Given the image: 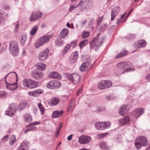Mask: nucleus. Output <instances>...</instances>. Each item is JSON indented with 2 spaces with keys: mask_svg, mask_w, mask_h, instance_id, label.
Here are the masks:
<instances>
[{
  "mask_svg": "<svg viewBox=\"0 0 150 150\" xmlns=\"http://www.w3.org/2000/svg\"><path fill=\"white\" fill-rule=\"evenodd\" d=\"M128 111L127 109V106L126 105H123L119 111V114L121 115H124Z\"/></svg>",
  "mask_w": 150,
  "mask_h": 150,
  "instance_id": "b1692460",
  "label": "nucleus"
},
{
  "mask_svg": "<svg viewBox=\"0 0 150 150\" xmlns=\"http://www.w3.org/2000/svg\"><path fill=\"white\" fill-rule=\"evenodd\" d=\"M130 121L129 117L128 116H126L119 120V124L121 126H123L127 124Z\"/></svg>",
  "mask_w": 150,
  "mask_h": 150,
  "instance_id": "f3484780",
  "label": "nucleus"
},
{
  "mask_svg": "<svg viewBox=\"0 0 150 150\" xmlns=\"http://www.w3.org/2000/svg\"><path fill=\"white\" fill-rule=\"evenodd\" d=\"M117 67L119 70H125L124 71L122 72L123 73L135 70V69L134 68H128L129 67L128 64V63L126 62H120L117 64Z\"/></svg>",
  "mask_w": 150,
  "mask_h": 150,
  "instance_id": "423d86ee",
  "label": "nucleus"
},
{
  "mask_svg": "<svg viewBox=\"0 0 150 150\" xmlns=\"http://www.w3.org/2000/svg\"><path fill=\"white\" fill-rule=\"evenodd\" d=\"M71 47V44H68L66 45L62 50V54H65L69 50L70 48Z\"/></svg>",
  "mask_w": 150,
  "mask_h": 150,
  "instance_id": "72a5a7b5",
  "label": "nucleus"
},
{
  "mask_svg": "<svg viewBox=\"0 0 150 150\" xmlns=\"http://www.w3.org/2000/svg\"><path fill=\"white\" fill-rule=\"evenodd\" d=\"M108 133H106L104 134H102L97 135V137L98 138H103L106 136V134H108Z\"/></svg>",
  "mask_w": 150,
  "mask_h": 150,
  "instance_id": "de8ad7c7",
  "label": "nucleus"
},
{
  "mask_svg": "<svg viewBox=\"0 0 150 150\" xmlns=\"http://www.w3.org/2000/svg\"><path fill=\"white\" fill-rule=\"evenodd\" d=\"M111 124L110 122L108 121L99 122L95 124V126L97 130H104L109 128Z\"/></svg>",
  "mask_w": 150,
  "mask_h": 150,
  "instance_id": "20e7f679",
  "label": "nucleus"
},
{
  "mask_svg": "<svg viewBox=\"0 0 150 150\" xmlns=\"http://www.w3.org/2000/svg\"><path fill=\"white\" fill-rule=\"evenodd\" d=\"M78 57V52L75 51L73 52L70 55L69 58V61L71 64H73L77 61Z\"/></svg>",
  "mask_w": 150,
  "mask_h": 150,
  "instance_id": "4468645a",
  "label": "nucleus"
},
{
  "mask_svg": "<svg viewBox=\"0 0 150 150\" xmlns=\"http://www.w3.org/2000/svg\"><path fill=\"white\" fill-rule=\"evenodd\" d=\"M85 3V8L87 9L90 8L93 6V2L91 0H86Z\"/></svg>",
  "mask_w": 150,
  "mask_h": 150,
  "instance_id": "cd10ccee",
  "label": "nucleus"
},
{
  "mask_svg": "<svg viewBox=\"0 0 150 150\" xmlns=\"http://www.w3.org/2000/svg\"><path fill=\"white\" fill-rule=\"evenodd\" d=\"M128 53V52L127 51H124L123 52L120 53L116 55L115 58L116 59H117L127 55Z\"/></svg>",
  "mask_w": 150,
  "mask_h": 150,
  "instance_id": "2f4dec72",
  "label": "nucleus"
},
{
  "mask_svg": "<svg viewBox=\"0 0 150 150\" xmlns=\"http://www.w3.org/2000/svg\"><path fill=\"white\" fill-rule=\"evenodd\" d=\"M104 81H100L98 85V88L100 89L103 90L105 89L104 86Z\"/></svg>",
  "mask_w": 150,
  "mask_h": 150,
  "instance_id": "ea45409f",
  "label": "nucleus"
},
{
  "mask_svg": "<svg viewBox=\"0 0 150 150\" xmlns=\"http://www.w3.org/2000/svg\"><path fill=\"white\" fill-rule=\"evenodd\" d=\"M79 45L80 49L83 48V47L84 46V40L81 42L79 44Z\"/></svg>",
  "mask_w": 150,
  "mask_h": 150,
  "instance_id": "6e6d98bb",
  "label": "nucleus"
},
{
  "mask_svg": "<svg viewBox=\"0 0 150 150\" xmlns=\"http://www.w3.org/2000/svg\"><path fill=\"white\" fill-rule=\"evenodd\" d=\"M16 141V138L15 135H12L11 136L9 140V144L12 145Z\"/></svg>",
  "mask_w": 150,
  "mask_h": 150,
  "instance_id": "473e14b6",
  "label": "nucleus"
},
{
  "mask_svg": "<svg viewBox=\"0 0 150 150\" xmlns=\"http://www.w3.org/2000/svg\"><path fill=\"white\" fill-rule=\"evenodd\" d=\"M91 137L87 136H85V144L89 142L91 140Z\"/></svg>",
  "mask_w": 150,
  "mask_h": 150,
  "instance_id": "49530a36",
  "label": "nucleus"
},
{
  "mask_svg": "<svg viewBox=\"0 0 150 150\" xmlns=\"http://www.w3.org/2000/svg\"><path fill=\"white\" fill-rule=\"evenodd\" d=\"M82 91V89L81 88L79 89L76 92V95L77 96H78L79 94L81 93Z\"/></svg>",
  "mask_w": 150,
  "mask_h": 150,
  "instance_id": "13d9d810",
  "label": "nucleus"
},
{
  "mask_svg": "<svg viewBox=\"0 0 150 150\" xmlns=\"http://www.w3.org/2000/svg\"><path fill=\"white\" fill-rule=\"evenodd\" d=\"M27 40V36L25 34L22 35V39L20 41L21 44L23 45H24Z\"/></svg>",
  "mask_w": 150,
  "mask_h": 150,
  "instance_id": "f704fd0d",
  "label": "nucleus"
},
{
  "mask_svg": "<svg viewBox=\"0 0 150 150\" xmlns=\"http://www.w3.org/2000/svg\"><path fill=\"white\" fill-rule=\"evenodd\" d=\"M38 29V27L37 26H35L33 27L30 32V34L31 35H35Z\"/></svg>",
  "mask_w": 150,
  "mask_h": 150,
  "instance_id": "58836bf2",
  "label": "nucleus"
},
{
  "mask_svg": "<svg viewBox=\"0 0 150 150\" xmlns=\"http://www.w3.org/2000/svg\"><path fill=\"white\" fill-rule=\"evenodd\" d=\"M148 143V141L144 137H138L135 142V145L137 149H139L142 146H145Z\"/></svg>",
  "mask_w": 150,
  "mask_h": 150,
  "instance_id": "7ed1b4c3",
  "label": "nucleus"
},
{
  "mask_svg": "<svg viewBox=\"0 0 150 150\" xmlns=\"http://www.w3.org/2000/svg\"><path fill=\"white\" fill-rule=\"evenodd\" d=\"M62 123H61V122L60 123L59 125V126H58V129L60 130L62 127Z\"/></svg>",
  "mask_w": 150,
  "mask_h": 150,
  "instance_id": "0e129e2a",
  "label": "nucleus"
},
{
  "mask_svg": "<svg viewBox=\"0 0 150 150\" xmlns=\"http://www.w3.org/2000/svg\"><path fill=\"white\" fill-rule=\"evenodd\" d=\"M145 78L147 80H150V74H147L145 77Z\"/></svg>",
  "mask_w": 150,
  "mask_h": 150,
  "instance_id": "e2e57ef3",
  "label": "nucleus"
},
{
  "mask_svg": "<svg viewBox=\"0 0 150 150\" xmlns=\"http://www.w3.org/2000/svg\"><path fill=\"white\" fill-rule=\"evenodd\" d=\"M9 50L13 56H17L19 51L18 46L17 43L13 41L10 42L9 45Z\"/></svg>",
  "mask_w": 150,
  "mask_h": 150,
  "instance_id": "f257e3e1",
  "label": "nucleus"
},
{
  "mask_svg": "<svg viewBox=\"0 0 150 150\" xmlns=\"http://www.w3.org/2000/svg\"><path fill=\"white\" fill-rule=\"evenodd\" d=\"M43 92V90L40 89H39L32 92H29L28 94L30 96L36 97L38 96Z\"/></svg>",
  "mask_w": 150,
  "mask_h": 150,
  "instance_id": "dca6fc26",
  "label": "nucleus"
},
{
  "mask_svg": "<svg viewBox=\"0 0 150 150\" xmlns=\"http://www.w3.org/2000/svg\"><path fill=\"white\" fill-rule=\"evenodd\" d=\"M60 101V99L57 97L53 98L51 100V103L52 105H55L58 104Z\"/></svg>",
  "mask_w": 150,
  "mask_h": 150,
  "instance_id": "bb28decb",
  "label": "nucleus"
},
{
  "mask_svg": "<svg viewBox=\"0 0 150 150\" xmlns=\"http://www.w3.org/2000/svg\"><path fill=\"white\" fill-rule=\"evenodd\" d=\"M63 113V110L60 111L58 110L55 111L53 112L52 115V117L53 118L58 117L61 116Z\"/></svg>",
  "mask_w": 150,
  "mask_h": 150,
  "instance_id": "393cba45",
  "label": "nucleus"
},
{
  "mask_svg": "<svg viewBox=\"0 0 150 150\" xmlns=\"http://www.w3.org/2000/svg\"><path fill=\"white\" fill-rule=\"evenodd\" d=\"M38 105L42 115L44 113L45 109L41 103L38 104Z\"/></svg>",
  "mask_w": 150,
  "mask_h": 150,
  "instance_id": "37998d69",
  "label": "nucleus"
},
{
  "mask_svg": "<svg viewBox=\"0 0 150 150\" xmlns=\"http://www.w3.org/2000/svg\"><path fill=\"white\" fill-rule=\"evenodd\" d=\"M61 86L60 82L59 81H50L47 85V88L52 89L58 88Z\"/></svg>",
  "mask_w": 150,
  "mask_h": 150,
  "instance_id": "1a4fd4ad",
  "label": "nucleus"
},
{
  "mask_svg": "<svg viewBox=\"0 0 150 150\" xmlns=\"http://www.w3.org/2000/svg\"><path fill=\"white\" fill-rule=\"evenodd\" d=\"M2 8L7 11H9L11 9V8L8 5H4L3 7Z\"/></svg>",
  "mask_w": 150,
  "mask_h": 150,
  "instance_id": "603ef678",
  "label": "nucleus"
},
{
  "mask_svg": "<svg viewBox=\"0 0 150 150\" xmlns=\"http://www.w3.org/2000/svg\"><path fill=\"white\" fill-rule=\"evenodd\" d=\"M17 80L18 79H16V81H17ZM16 83V82L13 83L9 84V85H7L6 86V88L12 90H16L17 87V85Z\"/></svg>",
  "mask_w": 150,
  "mask_h": 150,
  "instance_id": "4be33fe9",
  "label": "nucleus"
},
{
  "mask_svg": "<svg viewBox=\"0 0 150 150\" xmlns=\"http://www.w3.org/2000/svg\"><path fill=\"white\" fill-rule=\"evenodd\" d=\"M73 103H69L68 107H67V111L71 112L73 109Z\"/></svg>",
  "mask_w": 150,
  "mask_h": 150,
  "instance_id": "c03bdc74",
  "label": "nucleus"
},
{
  "mask_svg": "<svg viewBox=\"0 0 150 150\" xmlns=\"http://www.w3.org/2000/svg\"><path fill=\"white\" fill-rule=\"evenodd\" d=\"M78 142L80 144H84V135L81 136L79 137Z\"/></svg>",
  "mask_w": 150,
  "mask_h": 150,
  "instance_id": "79ce46f5",
  "label": "nucleus"
},
{
  "mask_svg": "<svg viewBox=\"0 0 150 150\" xmlns=\"http://www.w3.org/2000/svg\"><path fill=\"white\" fill-rule=\"evenodd\" d=\"M55 44L58 46H60L63 45V41L60 39H57L55 42Z\"/></svg>",
  "mask_w": 150,
  "mask_h": 150,
  "instance_id": "a19ab883",
  "label": "nucleus"
},
{
  "mask_svg": "<svg viewBox=\"0 0 150 150\" xmlns=\"http://www.w3.org/2000/svg\"><path fill=\"white\" fill-rule=\"evenodd\" d=\"M69 32L68 30L66 28L63 29L60 32V37L63 38L66 37Z\"/></svg>",
  "mask_w": 150,
  "mask_h": 150,
  "instance_id": "412c9836",
  "label": "nucleus"
},
{
  "mask_svg": "<svg viewBox=\"0 0 150 150\" xmlns=\"http://www.w3.org/2000/svg\"><path fill=\"white\" fill-rule=\"evenodd\" d=\"M27 104V103L25 102L21 103L18 107V108L19 109L20 111L22 110L24 108Z\"/></svg>",
  "mask_w": 150,
  "mask_h": 150,
  "instance_id": "c9c22d12",
  "label": "nucleus"
},
{
  "mask_svg": "<svg viewBox=\"0 0 150 150\" xmlns=\"http://www.w3.org/2000/svg\"><path fill=\"white\" fill-rule=\"evenodd\" d=\"M49 52V49L48 48H47L45 50L41 52L39 54V59L41 61H44L46 60L48 56Z\"/></svg>",
  "mask_w": 150,
  "mask_h": 150,
  "instance_id": "9b49d317",
  "label": "nucleus"
},
{
  "mask_svg": "<svg viewBox=\"0 0 150 150\" xmlns=\"http://www.w3.org/2000/svg\"><path fill=\"white\" fill-rule=\"evenodd\" d=\"M79 69L81 71H84V62H83L80 66Z\"/></svg>",
  "mask_w": 150,
  "mask_h": 150,
  "instance_id": "5fc2aeb1",
  "label": "nucleus"
},
{
  "mask_svg": "<svg viewBox=\"0 0 150 150\" xmlns=\"http://www.w3.org/2000/svg\"><path fill=\"white\" fill-rule=\"evenodd\" d=\"M99 35V34H98L96 37L94 38L93 40L90 42V45L91 48H92V47H97L102 45V43L103 42V39L102 38H98V36Z\"/></svg>",
  "mask_w": 150,
  "mask_h": 150,
  "instance_id": "6e6552de",
  "label": "nucleus"
},
{
  "mask_svg": "<svg viewBox=\"0 0 150 150\" xmlns=\"http://www.w3.org/2000/svg\"><path fill=\"white\" fill-rule=\"evenodd\" d=\"M19 23H17V24L16 25V30H18L19 28Z\"/></svg>",
  "mask_w": 150,
  "mask_h": 150,
  "instance_id": "69168bd1",
  "label": "nucleus"
},
{
  "mask_svg": "<svg viewBox=\"0 0 150 150\" xmlns=\"http://www.w3.org/2000/svg\"><path fill=\"white\" fill-rule=\"evenodd\" d=\"M117 15V13L114 12L113 11H112L111 12V20L112 21H113Z\"/></svg>",
  "mask_w": 150,
  "mask_h": 150,
  "instance_id": "8fccbe9b",
  "label": "nucleus"
},
{
  "mask_svg": "<svg viewBox=\"0 0 150 150\" xmlns=\"http://www.w3.org/2000/svg\"><path fill=\"white\" fill-rule=\"evenodd\" d=\"M49 76L53 79H60L62 78L61 75L58 73L55 72H53L50 73Z\"/></svg>",
  "mask_w": 150,
  "mask_h": 150,
  "instance_id": "aec40b11",
  "label": "nucleus"
},
{
  "mask_svg": "<svg viewBox=\"0 0 150 150\" xmlns=\"http://www.w3.org/2000/svg\"><path fill=\"white\" fill-rule=\"evenodd\" d=\"M146 45V42L144 40H139L137 42V45L139 48L144 47Z\"/></svg>",
  "mask_w": 150,
  "mask_h": 150,
  "instance_id": "c85d7f7f",
  "label": "nucleus"
},
{
  "mask_svg": "<svg viewBox=\"0 0 150 150\" xmlns=\"http://www.w3.org/2000/svg\"><path fill=\"white\" fill-rule=\"evenodd\" d=\"M4 12L1 10L0 11V23H2L5 21V16L3 14Z\"/></svg>",
  "mask_w": 150,
  "mask_h": 150,
  "instance_id": "e433bc0d",
  "label": "nucleus"
},
{
  "mask_svg": "<svg viewBox=\"0 0 150 150\" xmlns=\"http://www.w3.org/2000/svg\"><path fill=\"white\" fill-rule=\"evenodd\" d=\"M30 128H28V129H27L26 130H25V132H24L25 133H27L28 132V131H30Z\"/></svg>",
  "mask_w": 150,
  "mask_h": 150,
  "instance_id": "338daca9",
  "label": "nucleus"
},
{
  "mask_svg": "<svg viewBox=\"0 0 150 150\" xmlns=\"http://www.w3.org/2000/svg\"><path fill=\"white\" fill-rule=\"evenodd\" d=\"M52 35H45L40 38L39 40H37L34 44L36 48H38L44 43L48 42L50 39L52 38Z\"/></svg>",
  "mask_w": 150,
  "mask_h": 150,
  "instance_id": "f03ea898",
  "label": "nucleus"
},
{
  "mask_svg": "<svg viewBox=\"0 0 150 150\" xmlns=\"http://www.w3.org/2000/svg\"><path fill=\"white\" fill-rule=\"evenodd\" d=\"M72 136H73L72 134H71L70 135H69V136L67 137V140L68 141L71 140L72 139Z\"/></svg>",
  "mask_w": 150,
  "mask_h": 150,
  "instance_id": "680f3d73",
  "label": "nucleus"
},
{
  "mask_svg": "<svg viewBox=\"0 0 150 150\" xmlns=\"http://www.w3.org/2000/svg\"><path fill=\"white\" fill-rule=\"evenodd\" d=\"M106 24H104L103 25H101L99 28V30L100 31H102L105 30L106 28Z\"/></svg>",
  "mask_w": 150,
  "mask_h": 150,
  "instance_id": "864d4df0",
  "label": "nucleus"
},
{
  "mask_svg": "<svg viewBox=\"0 0 150 150\" xmlns=\"http://www.w3.org/2000/svg\"><path fill=\"white\" fill-rule=\"evenodd\" d=\"M83 1H81L79 4L76 6H74V5H71L70 6V8L69 9V11L70 12H71L73 10L75 9L77 7L79 6H80V8L81 10V11H83V9L82 8V5H81V4L82 3Z\"/></svg>",
  "mask_w": 150,
  "mask_h": 150,
  "instance_id": "a878e982",
  "label": "nucleus"
},
{
  "mask_svg": "<svg viewBox=\"0 0 150 150\" xmlns=\"http://www.w3.org/2000/svg\"><path fill=\"white\" fill-rule=\"evenodd\" d=\"M67 78L74 84H76L80 81V77L77 73H73L72 74H68L67 76Z\"/></svg>",
  "mask_w": 150,
  "mask_h": 150,
  "instance_id": "39448f33",
  "label": "nucleus"
},
{
  "mask_svg": "<svg viewBox=\"0 0 150 150\" xmlns=\"http://www.w3.org/2000/svg\"><path fill=\"white\" fill-rule=\"evenodd\" d=\"M37 69H38L43 71L46 68V65L45 64L42 62H38L36 64Z\"/></svg>",
  "mask_w": 150,
  "mask_h": 150,
  "instance_id": "5701e85b",
  "label": "nucleus"
},
{
  "mask_svg": "<svg viewBox=\"0 0 150 150\" xmlns=\"http://www.w3.org/2000/svg\"><path fill=\"white\" fill-rule=\"evenodd\" d=\"M16 105L14 103L10 104L8 110L6 111V115L9 116H12L16 111Z\"/></svg>",
  "mask_w": 150,
  "mask_h": 150,
  "instance_id": "9d476101",
  "label": "nucleus"
},
{
  "mask_svg": "<svg viewBox=\"0 0 150 150\" xmlns=\"http://www.w3.org/2000/svg\"><path fill=\"white\" fill-rule=\"evenodd\" d=\"M40 124V122H34L30 125H27V127H28L29 126H30V131H34L36 130L37 129V128L35 127L32 126L34 125H39Z\"/></svg>",
  "mask_w": 150,
  "mask_h": 150,
  "instance_id": "c756f323",
  "label": "nucleus"
},
{
  "mask_svg": "<svg viewBox=\"0 0 150 150\" xmlns=\"http://www.w3.org/2000/svg\"><path fill=\"white\" fill-rule=\"evenodd\" d=\"M23 83L24 86L30 88H34L38 85L37 82L29 79H24L23 81Z\"/></svg>",
  "mask_w": 150,
  "mask_h": 150,
  "instance_id": "0eeeda50",
  "label": "nucleus"
},
{
  "mask_svg": "<svg viewBox=\"0 0 150 150\" xmlns=\"http://www.w3.org/2000/svg\"><path fill=\"white\" fill-rule=\"evenodd\" d=\"M7 94L6 92L4 91H1L0 92V98H1Z\"/></svg>",
  "mask_w": 150,
  "mask_h": 150,
  "instance_id": "4d7b16f0",
  "label": "nucleus"
},
{
  "mask_svg": "<svg viewBox=\"0 0 150 150\" xmlns=\"http://www.w3.org/2000/svg\"><path fill=\"white\" fill-rule=\"evenodd\" d=\"M90 33L89 32L85 31V38H88L90 35Z\"/></svg>",
  "mask_w": 150,
  "mask_h": 150,
  "instance_id": "bf43d9fd",
  "label": "nucleus"
},
{
  "mask_svg": "<svg viewBox=\"0 0 150 150\" xmlns=\"http://www.w3.org/2000/svg\"><path fill=\"white\" fill-rule=\"evenodd\" d=\"M135 35L134 34H130L127 37V38L128 40H130L135 38Z\"/></svg>",
  "mask_w": 150,
  "mask_h": 150,
  "instance_id": "3c124183",
  "label": "nucleus"
},
{
  "mask_svg": "<svg viewBox=\"0 0 150 150\" xmlns=\"http://www.w3.org/2000/svg\"><path fill=\"white\" fill-rule=\"evenodd\" d=\"M81 37L82 38H84V31L83 32L81 36Z\"/></svg>",
  "mask_w": 150,
  "mask_h": 150,
  "instance_id": "774afa93",
  "label": "nucleus"
},
{
  "mask_svg": "<svg viewBox=\"0 0 150 150\" xmlns=\"http://www.w3.org/2000/svg\"><path fill=\"white\" fill-rule=\"evenodd\" d=\"M104 86L105 89L107 88L110 87L112 85V82L109 81H104Z\"/></svg>",
  "mask_w": 150,
  "mask_h": 150,
  "instance_id": "7c9ffc66",
  "label": "nucleus"
},
{
  "mask_svg": "<svg viewBox=\"0 0 150 150\" xmlns=\"http://www.w3.org/2000/svg\"><path fill=\"white\" fill-rule=\"evenodd\" d=\"M31 75L32 77L35 79L39 80L42 78L43 76V74L39 71L34 70L32 71Z\"/></svg>",
  "mask_w": 150,
  "mask_h": 150,
  "instance_id": "f8f14e48",
  "label": "nucleus"
},
{
  "mask_svg": "<svg viewBox=\"0 0 150 150\" xmlns=\"http://www.w3.org/2000/svg\"><path fill=\"white\" fill-rule=\"evenodd\" d=\"M18 148L23 150H28L29 147L28 142L24 140L21 143Z\"/></svg>",
  "mask_w": 150,
  "mask_h": 150,
  "instance_id": "a211bd4d",
  "label": "nucleus"
},
{
  "mask_svg": "<svg viewBox=\"0 0 150 150\" xmlns=\"http://www.w3.org/2000/svg\"><path fill=\"white\" fill-rule=\"evenodd\" d=\"M100 147L103 149H106L108 148L106 145V143L104 142H102L100 143Z\"/></svg>",
  "mask_w": 150,
  "mask_h": 150,
  "instance_id": "09e8293b",
  "label": "nucleus"
},
{
  "mask_svg": "<svg viewBox=\"0 0 150 150\" xmlns=\"http://www.w3.org/2000/svg\"><path fill=\"white\" fill-rule=\"evenodd\" d=\"M90 62L91 60L89 57L85 58V71L91 69Z\"/></svg>",
  "mask_w": 150,
  "mask_h": 150,
  "instance_id": "6ab92c4d",
  "label": "nucleus"
},
{
  "mask_svg": "<svg viewBox=\"0 0 150 150\" xmlns=\"http://www.w3.org/2000/svg\"><path fill=\"white\" fill-rule=\"evenodd\" d=\"M144 112V109L142 108H138L133 112V116L136 118H138Z\"/></svg>",
  "mask_w": 150,
  "mask_h": 150,
  "instance_id": "2eb2a0df",
  "label": "nucleus"
},
{
  "mask_svg": "<svg viewBox=\"0 0 150 150\" xmlns=\"http://www.w3.org/2000/svg\"><path fill=\"white\" fill-rule=\"evenodd\" d=\"M8 135H6L5 137H4L2 139L3 141L5 142V141H7L8 140Z\"/></svg>",
  "mask_w": 150,
  "mask_h": 150,
  "instance_id": "052dcab7",
  "label": "nucleus"
},
{
  "mask_svg": "<svg viewBox=\"0 0 150 150\" xmlns=\"http://www.w3.org/2000/svg\"><path fill=\"white\" fill-rule=\"evenodd\" d=\"M24 119L27 122H30L32 120V118L31 115L28 114H26L25 115Z\"/></svg>",
  "mask_w": 150,
  "mask_h": 150,
  "instance_id": "4c0bfd02",
  "label": "nucleus"
},
{
  "mask_svg": "<svg viewBox=\"0 0 150 150\" xmlns=\"http://www.w3.org/2000/svg\"><path fill=\"white\" fill-rule=\"evenodd\" d=\"M120 9L119 6H116L113 8L112 9V11H113L114 12L118 14V12L120 11Z\"/></svg>",
  "mask_w": 150,
  "mask_h": 150,
  "instance_id": "a18cd8bd",
  "label": "nucleus"
},
{
  "mask_svg": "<svg viewBox=\"0 0 150 150\" xmlns=\"http://www.w3.org/2000/svg\"><path fill=\"white\" fill-rule=\"evenodd\" d=\"M42 14V13L40 12H33L30 17V21H36L40 18Z\"/></svg>",
  "mask_w": 150,
  "mask_h": 150,
  "instance_id": "ddd939ff",
  "label": "nucleus"
}]
</instances>
